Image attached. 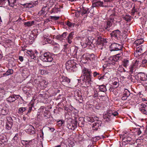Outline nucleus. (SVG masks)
Returning <instances> with one entry per match:
<instances>
[{"mask_svg": "<svg viewBox=\"0 0 147 147\" xmlns=\"http://www.w3.org/2000/svg\"><path fill=\"white\" fill-rule=\"evenodd\" d=\"M38 3V1H36L34 2L33 3H32V4H34V6H36V5H37Z\"/></svg>", "mask_w": 147, "mask_h": 147, "instance_id": "nucleus-63", "label": "nucleus"}, {"mask_svg": "<svg viewBox=\"0 0 147 147\" xmlns=\"http://www.w3.org/2000/svg\"><path fill=\"white\" fill-rule=\"evenodd\" d=\"M7 144V142L4 139H0V147H3Z\"/></svg>", "mask_w": 147, "mask_h": 147, "instance_id": "nucleus-23", "label": "nucleus"}, {"mask_svg": "<svg viewBox=\"0 0 147 147\" xmlns=\"http://www.w3.org/2000/svg\"><path fill=\"white\" fill-rule=\"evenodd\" d=\"M31 142V141L30 140H22L21 141V143L24 146H25L26 145H28V143H29Z\"/></svg>", "mask_w": 147, "mask_h": 147, "instance_id": "nucleus-31", "label": "nucleus"}, {"mask_svg": "<svg viewBox=\"0 0 147 147\" xmlns=\"http://www.w3.org/2000/svg\"><path fill=\"white\" fill-rule=\"evenodd\" d=\"M68 45L67 44H66L65 45H64V48L63 49H64V51H67V46Z\"/></svg>", "mask_w": 147, "mask_h": 147, "instance_id": "nucleus-62", "label": "nucleus"}, {"mask_svg": "<svg viewBox=\"0 0 147 147\" xmlns=\"http://www.w3.org/2000/svg\"><path fill=\"white\" fill-rule=\"evenodd\" d=\"M112 24L110 21L108 20L107 22V24L106 26L104 27V29L105 30L109 31L110 30V27L112 26Z\"/></svg>", "mask_w": 147, "mask_h": 147, "instance_id": "nucleus-17", "label": "nucleus"}, {"mask_svg": "<svg viewBox=\"0 0 147 147\" xmlns=\"http://www.w3.org/2000/svg\"><path fill=\"white\" fill-rule=\"evenodd\" d=\"M16 100L15 97H14V95H13L10 96L6 100L7 101L11 102L14 101Z\"/></svg>", "mask_w": 147, "mask_h": 147, "instance_id": "nucleus-21", "label": "nucleus"}, {"mask_svg": "<svg viewBox=\"0 0 147 147\" xmlns=\"http://www.w3.org/2000/svg\"><path fill=\"white\" fill-rule=\"evenodd\" d=\"M136 65L134 64H132L130 65L129 68V72L131 73H133L134 70L135 69Z\"/></svg>", "mask_w": 147, "mask_h": 147, "instance_id": "nucleus-27", "label": "nucleus"}, {"mask_svg": "<svg viewBox=\"0 0 147 147\" xmlns=\"http://www.w3.org/2000/svg\"><path fill=\"white\" fill-rule=\"evenodd\" d=\"M100 75L99 73L97 72L96 71H94V72L93 76L94 77H96L97 76H98Z\"/></svg>", "mask_w": 147, "mask_h": 147, "instance_id": "nucleus-56", "label": "nucleus"}, {"mask_svg": "<svg viewBox=\"0 0 147 147\" xmlns=\"http://www.w3.org/2000/svg\"><path fill=\"white\" fill-rule=\"evenodd\" d=\"M99 88L100 91L101 92H105L107 91L106 86L104 85H102L99 86Z\"/></svg>", "mask_w": 147, "mask_h": 147, "instance_id": "nucleus-22", "label": "nucleus"}, {"mask_svg": "<svg viewBox=\"0 0 147 147\" xmlns=\"http://www.w3.org/2000/svg\"><path fill=\"white\" fill-rule=\"evenodd\" d=\"M128 97V96H125L123 94V96L121 97V99L123 100H126L127 98Z\"/></svg>", "mask_w": 147, "mask_h": 147, "instance_id": "nucleus-52", "label": "nucleus"}, {"mask_svg": "<svg viewBox=\"0 0 147 147\" xmlns=\"http://www.w3.org/2000/svg\"><path fill=\"white\" fill-rule=\"evenodd\" d=\"M123 18L124 20H125L127 22L129 21L130 20V19L127 18L126 16L123 17Z\"/></svg>", "mask_w": 147, "mask_h": 147, "instance_id": "nucleus-57", "label": "nucleus"}, {"mask_svg": "<svg viewBox=\"0 0 147 147\" xmlns=\"http://www.w3.org/2000/svg\"><path fill=\"white\" fill-rule=\"evenodd\" d=\"M6 72V76H9L13 74V71L12 69H9Z\"/></svg>", "mask_w": 147, "mask_h": 147, "instance_id": "nucleus-37", "label": "nucleus"}, {"mask_svg": "<svg viewBox=\"0 0 147 147\" xmlns=\"http://www.w3.org/2000/svg\"><path fill=\"white\" fill-rule=\"evenodd\" d=\"M16 0H8V4L11 7H13L15 5Z\"/></svg>", "mask_w": 147, "mask_h": 147, "instance_id": "nucleus-20", "label": "nucleus"}, {"mask_svg": "<svg viewBox=\"0 0 147 147\" xmlns=\"http://www.w3.org/2000/svg\"><path fill=\"white\" fill-rule=\"evenodd\" d=\"M22 5L24 6V7L28 8H31V6L28 5V3H25L24 4H21Z\"/></svg>", "mask_w": 147, "mask_h": 147, "instance_id": "nucleus-43", "label": "nucleus"}, {"mask_svg": "<svg viewBox=\"0 0 147 147\" xmlns=\"http://www.w3.org/2000/svg\"><path fill=\"white\" fill-rule=\"evenodd\" d=\"M126 138V142L128 143V142H129L131 140V138L129 137L127 138Z\"/></svg>", "mask_w": 147, "mask_h": 147, "instance_id": "nucleus-54", "label": "nucleus"}, {"mask_svg": "<svg viewBox=\"0 0 147 147\" xmlns=\"http://www.w3.org/2000/svg\"><path fill=\"white\" fill-rule=\"evenodd\" d=\"M142 46H141L137 48L136 51L137 52H140L141 53H142Z\"/></svg>", "mask_w": 147, "mask_h": 147, "instance_id": "nucleus-39", "label": "nucleus"}, {"mask_svg": "<svg viewBox=\"0 0 147 147\" xmlns=\"http://www.w3.org/2000/svg\"><path fill=\"white\" fill-rule=\"evenodd\" d=\"M121 32L118 30H117L113 31L111 33V36L117 39L119 36Z\"/></svg>", "mask_w": 147, "mask_h": 147, "instance_id": "nucleus-11", "label": "nucleus"}, {"mask_svg": "<svg viewBox=\"0 0 147 147\" xmlns=\"http://www.w3.org/2000/svg\"><path fill=\"white\" fill-rule=\"evenodd\" d=\"M6 119L7 121V123H9L13 124V120L11 117H7Z\"/></svg>", "mask_w": 147, "mask_h": 147, "instance_id": "nucleus-29", "label": "nucleus"}, {"mask_svg": "<svg viewBox=\"0 0 147 147\" xmlns=\"http://www.w3.org/2000/svg\"><path fill=\"white\" fill-rule=\"evenodd\" d=\"M101 123L100 122L96 121L93 124L92 127L94 130H97L100 126H101Z\"/></svg>", "mask_w": 147, "mask_h": 147, "instance_id": "nucleus-13", "label": "nucleus"}, {"mask_svg": "<svg viewBox=\"0 0 147 147\" xmlns=\"http://www.w3.org/2000/svg\"><path fill=\"white\" fill-rule=\"evenodd\" d=\"M76 65H78L74 61H68L66 64V68L70 71H74L76 70L77 67Z\"/></svg>", "mask_w": 147, "mask_h": 147, "instance_id": "nucleus-3", "label": "nucleus"}, {"mask_svg": "<svg viewBox=\"0 0 147 147\" xmlns=\"http://www.w3.org/2000/svg\"><path fill=\"white\" fill-rule=\"evenodd\" d=\"M82 72L84 78L81 76L80 79H78V82H82V84L83 87L89 86L91 85L92 82L91 75L92 71L90 69L84 67Z\"/></svg>", "mask_w": 147, "mask_h": 147, "instance_id": "nucleus-2", "label": "nucleus"}, {"mask_svg": "<svg viewBox=\"0 0 147 147\" xmlns=\"http://www.w3.org/2000/svg\"><path fill=\"white\" fill-rule=\"evenodd\" d=\"M18 139V134H16L15 136L13 138V140L15 141L16 142H17V140Z\"/></svg>", "mask_w": 147, "mask_h": 147, "instance_id": "nucleus-38", "label": "nucleus"}, {"mask_svg": "<svg viewBox=\"0 0 147 147\" xmlns=\"http://www.w3.org/2000/svg\"><path fill=\"white\" fill-rule=\"evenodd\" d=\"M129 65V61L126 59H124L123 61L122 65L123 66L126 68H127Z\"/></svg>", "mask_w": 147, "mask_h": 147, "instance_id": "nucleus-19", "label": "nucleus"}, {"mask_svg": "<svg viewBox=\"0 0 147 147\" xmlns=\"http://www.w3.org/2000/svg\"><path fill=\"white\" fill-rule=\"evenodd\" d=\"M67 33L66 32H63V34L62 35H61V36H62V38H65L66 36L67 35Z\"/></svg>", "mask_w": 147, "mask_h": 147, "instance_id": "nucleus-55", "label": "nucleus"}, {"mask_svg": "<svg viewBox=\"0 0 147 147\" xmlns=\"http://www.w3.org/2000/svg\"><path fill=\"white\" fill-rule=\"evenodd\" d=\"M113 85L114 86H116L115 87V88H116L118 86V82H117L116 81H115L113 83Z\"/></svg>", "mask_w": 147, "mask_h": 147, "instance_id": "nucleus-51", "label": "nucleus"}, {"mask_svg": "<svg viewBox=\"0 0 147 147\" xmlns=\"http://www.w3.org/2000/svg\"><path fill=\"white\" fill-rule=\"evenodd\" d=\"M67 25L68 26H69V27H71L72 25L73 26H74V24H72L70 22L68 21L67 23Z\"/></svg>", "mask_w": 147, "mask_h": 147, "instance_id": "nucleus-44", "label": "nucleus"}, {"mask_svg": "<svg viewBox=\"0 0 147 147\" xmlns=\"http://www.w3.org/2000/svg\"><path fill=\"white\" fill-rule=\"evenodd\" d=\"M40 73L42 75L47 74L48 73V72L46 71L43 69L40 70Z\"/></svg>", "mask_w": 147, "mask_h": 147, "instance_id": "nucleus-42", "label": "nucleus"}, {"mask_svg": "<svg viewBox=\"0 0 147 147\" xmlns=\"http://www.w3.org/2000/svg\"><path fill=\"white\" fill-rule=\"evenodd\" d=\"M147 76L143 73H139L136 76V78H138L137 79L142 81H146L147 80Z\"/></svg>", "mask_w": 147, "mask_h": 147, "instance_id": "nucleus-6", "label": "nucleus"}, {"mask_svg": "<svg viewBox=\"0 0 147 147\" xmlns=\"http://www.w3.org/2000/svg\"><path fill=\"white\" fill-rule=\"evenodd\" d=\"M63 122L64 121L63 120H60L58 122V124L59 126H61L63 123Z\"/></svg>", "mask_w": 147, "mask_h": 147, "instance_id": "nucleus-49", "label": "nucleus"}, {"mask_svg": "<svg viewBox=\"0 0 147 147\" xmlns=\"http://www.w3.org/2000/svg\"><path fill=\"white\" fill-rule=\"evenodd\" d=\"M8 4V0H0V5H3Z\"/></svg>", "mask_w": 147, "mask_h": 147, "instance_id": "nucleus-34", "label": "nucleus"}, {"mask_svg": "<svg viewBox=\"0 0 147 147\" xmlns=\"http://www.w3.org/2000/svg\"><path fill=\"white\" fill-rule=\"evenodd\" d=\"M123 94L126 96L129 97L130 95V93L129 91L127 89L124 90L123 92Z\"/></svg>", "mask_w": 147, "mask_h": 147, "instance_id": "nucleus-33", "label": "nucleus"}, {"mask_svg": "<svg viewBox=\"0 0 147 147\" xmlns=\"http://www.w3.org/2000/svg\"><path fill=\"white\" fill-rule=\"evenodd\" d=\"M55 38L61 41H62V40H64L61 35H58L56 36H55Z\"/></svg>", "mask_w": 147, "mask_h": 147, "instance_id": "nucleus-36", "label": "nucleus"}, {"mask_svg": "<svg viewBox=\"0 0 147 147\" xmlns=\"http://www.w3.org/2000/svg\"><path fill=\"white\" fill-rule=\"evenodd\" d=\"M19 59L20 60V61L22 62L23 60V58L22 56H20L19 57Z\"/></svg>", "mask_w": 147, "mask_h": 147, "instance_id": "nucleus-61", "label": "nucleus"}, {"mask_svg": "<svg viewBox=\"0 0 147 147\" xmlns=\"http://www.w3.org/2000/svg\"><path fill=\"white\" fill-rule=\"evenodd\" d=\"M74 94L75 96H77L78 97V99L82 100V98L81 95L79 94V92L78 91H75Z\"/></svg>", "mask_w": 147, "mask_h": 147, "instance_id": "nucleus-30", "label": "nucleus"}, {"mask_svg": "<svg viewBox=\"0 0 147 147\" xmlns=\"http://www.w3.org/2000/svg\"><path fill=\"white\" fill-rule=\"evenodd\" d=\"M51 18L52 19H54L55 20H57L59 18V17L54 16H51Z\"/></svg>", "mask_w": 147, "mask_h": 147, "instance_id": "nucleus-53", "label": "nucleus"}, {"mask_svg": "<svg viewBox=\"0 0 147 147\" xmlns=\"http://www.w3.org/2000/svg\"><path fill=\"white\" fill-rule=\"evenodd\" d=\"M147 63V60L146 59L143 60L142 61V63L143 64H146Z\"/></svg>", "mask_w": 147, "mask_h": 147, "instance_id": "nucleus-64", "label": "nucleus"}, {"mask_svg": "<svg viewBox=\"0 0 147 147\" xmlns=\"http://www.w3.org/2000/svg\"><path fill=\"white\" fill-rule=\"evenodd\" d=\"M34 24V21L27 22L24 23V25L28 27Z\"/></svg>", "mask_w": 147, "mask_h": 147, "instance_id": "nucleus-25", "label": "nucleus"}, {"mask_svg": "<svg viewBox=\"0 0 147 147\" xmlns=\"http://www.w3.org/2000/svg\"><path fill=\"white\" fill-rule=\"evenodd\" d=\"M94 56V55L93 54H90L89 53H86L84 54L81 57V59L82 60H85L87 61L88 60H91V57Z\"/></svg>", "mask_w": 147, "mask_h": 147, "instance_id": "nucleus-8", "label": "nucleus"}, {"mask_svg": "<svg viewBox=\"0 0 147 147\" xmlns=\"http://www.w3.org/2000/svg\"><path fill=\"white\" fill-rule=\"evenodd\" d=\"M49 5H46L45 6H44V7L42 8V11H43L44 12H45V10H46V9L47 7L48 9L49 8V7H48Z\"/></svg>", "mask_w": 147, "mask_h": 147, "instance_id": "nucleus-45", "label": "nucleus"}, {"mask_svg": "<svg viewBox=\"0 0 147 147\" xmlns=\"http://www.w3.org/2000/svg\"><path fill=\"white\" fill-rule=\"evenodd\" d=\"M32 104H31L29 108V109L28 110V111L27 113L26 114H28V113H30L32 110Z\"/></svg>", "mask_w": 147, "mask_h": 147, "instance_id": "nucleus-47", "label": "nucleus"}, {"mask_svg": "<svg viewBox=\"0 0 147 147\" xmlns=\"http://www.w3.org/2000/svg\"><path fill=\"white\" fill-rule=\"evenodd\" d=\"M27 127L28 128L26 129V130H27V132L28 134H32L35 133V129L33 126L30 125L27 126Z\"/></svg>", "mask_w": 147, "mask_h": 147, "instance_id": "nucleus-12", "label": "nucleus"}, {"mask_svg": "<svg viewBox=\"0 0 147 147\" xmlns=\"http://www.w3.org/2000/svg\"><path fill=\"white\" fill-rule=\"evenodd\" d=\"M42 61L44 62H50L53 60L52 55L49 52H46L42 54L40 57Z\"/></svg>", "mask_w": 147, "mask_h": 147, "instance_id": "nucleus-4", "label": "nucleus"}, {"mask_svg": "<svg viewBox=\"0 0 147 147\" xmlns=\"http://www.w3.org/2000/svg\"><path fill=\"white\" fill-rule=\"evenodd\" d=\"M97 44L98 45L102 44L104 42L105 43L106 42V40L102 38L101 36H99L98 37V39L97 40Z\"/></svg>", "mask_w": 147, "mask_h": 147, "instance_id": "nucleus-15", "label": "nucleus"}, {"mask_svg": "<svg viewBox=\"0 0 147 147\" xmlns=\"http://www.w3.org/2000/svg\"><path fill=\"white\" fill-rule=\"evenodd\" d=\"M112 114L114 116H117L118 114V113L116 111H115V112H113L112 113Z\"/></svg>", "mask_w": 147, "mask_h": 147, "instance_id": "nucleus-59", "label": "nucleus"}, {"mask_svg": "<svg viewBox=\"0 0 147 147\" xmlns=\"http://www.w3.org/2000/svg\"><path fill=\"white\" fill-rule=\"evenodd\" d=\"M31 54H30V57L31 59H34L35 57L34 55V54H33L31 52H30Z\"/></svg>", "mask_w": 147, "mask_h": 147, "instance_id": "nucleus-58", "label": "nucleus"}, {"mask_svg": "<svg viewBox=\"0 0 147 147\" xmlns=\"http://www.w3.org/2000/svg\"><path fill=\"white\" fill-rule=\"evenodd\" d=\"M136 12H137V11L136 9H135V5H134V7L132 9V13L134 14Z\"/></svg>", "mask_w": 147, "mask_h": 147, "instance_id": "nucleus-48", "label": "nucleus"}, {"mask_svg": "<svg viewBox=\"0 0 147 147\" xmlns=\"http://www.w3.org/2000/svg\"><path fill=\"white\" fill-rule=\"evenodd\" d=\"M13 124L9 123H6L5 126L6 128L8 130H10L11 129Z\"/></svg>", "mask_w": 147, "mask_h": 147, "instance_id": "nucleus-32", "label": "nucleus"}, {"mask_svg": "<svg viewBox=\"0 0 147 147\" xmlns=\"http://www.w3.org/2000/svg\"><path fill=\"white\" fill-rule=\"evenodd\" d=\"M60 10V9L58 8L57 6L55 5L54 8L52 9V11L53 12H54V13L57 12L58 11H59Z\"/></svg>", "mask_w": 147, "mask_h": 147, "instance_id": "nucleus-35", "label": "nucleus"}, {"mask_svg": "<svg viewBox=\"0 0 147 147\" xmlns=\"http://www.w3.org/2000/svg\"><path fill=\"white\" fill-rule=\"evenodd\" d=\"M144 40L142 38L138 39L135 41L134 43L135 46L137 47L143 43Z\"/></svg>", "mask_w": 147, "mask_h": 147, "instance_id": "nucleus-16", "label": "nucleus"}, {"mask_svg": "<svg viewBox=\"0 0 147 147\" xmlns=\"http://www.w3.org/2000/svg\"><path fill=\"white\" fill-rule=\"evenodd\" d=\"M88 42L86 41H86L85 42H84L83 43H81V45L82 47L83 48H85L87 47V45H89L88 44H87Z\"/></svg>", "mask_w": 147, "mask_h": 147, "instance_id": "nucleus-41", "label": "nucleus"}, {"mask_svg": "<svg viewBox=\"0 0 147 147\" xmlns=\"http://www.w3.org/2000/svg\"><path fill=\"white\" fill-rule=\"evenodd\" d=\"M126 138H124L123 139V142L122 143V144L123 145H126V144L128 143L126 142Z\"/></svg>", "mask_w": 147, "mask_h": 147, "instance_id": "nucleus-50", "label": "nucleus"}, {"mask_svg": "<svg viewBox=\"0 0 147 147\" xmlns=\"http://www.w3.org/2000/svg\"><path fill=\"white\" fill-rule=\"evenodd\" d=\"M77 124V121L75 120L71 122L70 123L67 124V127L69 129L74 130L75 127H76Z\"/></svg>", "mask_w": 147, "mask_h": 147, "instance_id": "nucleus-7", "label": "nucleus"}, {"mask_svg": "<svg viewBox=\"0 0 147 147\" xmlns=\"http://www.w3.org/2000/svg\"><path fill=\"white\" fill-rule=\"evenodd\" d=\"M94 39V37L90 36H88V38L87 40H86V41L88 42L87 44H88V45H90L92 43Z\"/></svg>", "mask_w": 147, "mask_h": 147, "instance_id": "nucleus-24", "label": "nucleus"}, {"mask_svg": "<svg viewBox=\"0 0 147 147\" xmlns=\"http://www.w3.org/2000/svg\"><path fill=\"white\" fill-rule=\"evenodd\" d=\"M107 74H105L103 76H99L98 77V79L99 80H100L102 79H104L105 78V77H106Z\"/></svg>", "mask_w": 147, "mask_h": 147, "instance_id": "nucleus-46", "label": "nucleus"}, {"mask_svg": "<svg viewBox=\"0 0 147 147\" xmlns=\"http://www.w3.org/2000/svg\"><path fill=\"white\" fill-rule=\"evenodd\" d=\"M140 111L145 115H147V106L145 104L142 103L138 106Z\"/></svg>", "mask_w": 147, "mask_h": 147, "instance_id": "nucleus-5", "label": "nucleus"}, {"mask_svg": "<svg viewBox=\"0 0 147 147\" xmlns=\"http://www.w3.org/2000/svg\"><path fill=\"white\" fill-rule=\"evenodd\" d=\"M123 46L122 45H120L117 43H113L112 44L110 47V50L112 51H120L119 53L113 57H110L109 59V62L110 64L112 65L116 64L117 65L116 62L119 59L121 56L122 55V49Z\"/></svg>", "mask_w": 147, "mask_h": 147, "instance_id": "nucleus-1", "label": "nucleus"}, {"mask_svg": "<svg viewBox=\"0 0 147 147\" xmlns=\"http://www.w3.org/2000/svg\"><path fill=\"white\" fill-rule=\"evenodd\" d=\"M44 40L46 42L45 43H44V42H43V45H45V44H47V42L48 43H49V44L51 43L52 42V41L49 38H46L45 37H44Z\"/></svg>", "mask_w": 147, "mask_h": 147, "instance_id": "nucleus-28", "label": "nucleus"}, {"mask_svg": "<svg viewBox=\"0 0 147 147\" xmlns=\"http://www.w3.org/2000/svg\"><path fill=\"white\" fill-rule=\"evenodd\" d=\"M26 110V107H21L19 109V111L21 113H23Z\"/></svg>", "mask_w": 147, "mask_h": 147, "instance_id": "nucleus-40", "label": "nucleus"}, {"mask_svg": "<svg viewBox=\"0 0 147 147\" xmlns=\"http://www.w3.org/2000/svg\"><path fill=\"white\" fill-rule=\"evenodd\" d=\"M88 10L89 9L87 8L83 7V9H81V10L78 12L82 15H83L84 14L88 13L89 12V11H88Z\"/></svg>", "mask_w": 147, "mask_h": 147, "instance_id": "nucleus-14", "label": "nucleus"}, {"mask_svg": "<svg viewBox=\"0 0 147 147\" xmlns=\"http://www.w3.org/2000/svg\"><path fill=\"white\" fill-rule=\"evenodd\" d=\"M63 105V104H61V103H59L57 105V106L60 108L61 109H62V108H61V106H62V105Z\"/></svg>", "mask_w": 147, "mask_h": 147, "instance_id": "nucleus-60", "label": "nucleus"}, {"mask_svg": "<svg viewBox=\"0 0 147 147\" xmlns=\"http://www.w3.org/2000/svg\"><path fill=\"white\" fill-rule=\"evenodd\" d=\"M60 81L62 84L65 85L67 84H68L70 82V80L67 77L63 76L60 79Z\"/></svg>", "mask_w": 147, "mask_h": 147, "instance_id": "nucleus-10", "label": "nucleus"}, {"mask_svg": "<svg viewBox=\"0 0 147 147\" xmlns=\"http://www.w3.org/2000/svg\"><path fill=\"white\" fill-rule=\"evenodd\" d=\"M138 135H140L142 133V131L144 130V127L143 126H140V127L137 128Z\"/></svg>", "mask_w": 147, "mask_h": 147, "instance_id": "nucleus-26", "label": "nucleus"}, {"mask_svg": "<svg viewBox=\"0 0 147 147\" xmlns=\"http://www.w3.org/2000/svg\"><path fill=\"white\" fill-rule=\"evenodd\" d=\"M74 34L73 32H71L69 34L67 38V40L69 44H70L72 42L71 40L73 38V35Z\"/></svg>", "mask_w": 147, "mask_h": 147, "instance_id": "nucleus-18", "label": "nucleus"}, {"mask_svg": "<svg viewBox=\"0 0 147 147\" xmlns=\"http://www.w3.org/2000/svg\"><path fill=\"white\" fill-rule=\"evenodd\" d=\"M92 6L93 7H106V6H104L103 2L100 1H94L92 3Z\"/></svg>", "mask_w": 147, "mask_h": 147, "instance_id": "nucleus-9", "label": "nucleus"}]
</instances>
